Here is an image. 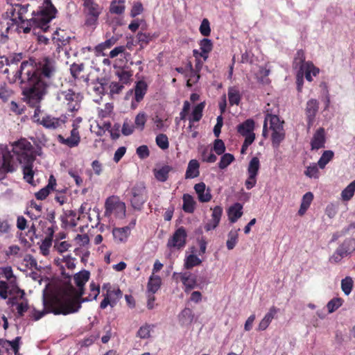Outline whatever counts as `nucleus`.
<instances>
[{
    "label": "nucleus",
    "instance_id": "35",
    "mask_svg": "<svg viewBox=\"0 0 355 355\" xmlns=\"http://www.w3.org/2000/svg\"><path fill=\"white\" fill-rule=\"evenodd\" d=\"M53 40L58 44V46H64L69 42L70 37L67 35L64 30L57 29L52 36Z\"/></svg>",
    "mask_w": 355,
    "mask_h": 355
},
{
    "label": "nucleus",
    "instance_id": "16",
    "mask_svg": "<svg viewBox=\"0 0 355 355\" xmlns=\"http://www.w3.org/2000/svg\"><path fill=\"white\" fill-rule=\"evenodd\" d=\"M17 166V165L10 152H4L0 156V175H6L8 173L14 172L16 171Z\"/></svg>",
    "mask_w": 355,
    "mask_h": 355
},
{
    "label": "nucleus",
    "instance_id": "23",
    "mask_svg": "<svg viewBox=\"0 0 355 355\" xmlns=\"http://www.w3.org/2000/svg\"><path fill=\"white\" fill-rule=\"evenodd\" d=\"M179 277L184 286L185 293H189L197 286L196 277L190 272H180Z\"/></svg>",
    "mask_w": 355,
    "mask_h": 355
},
{
    "label": "nucleus",
    "instance_id": "24",
    "mask_svg": "<svg viewBox=\"0 0 355 355\" xmlns=\"http://www.w3.org/2000/svg\"><path fill=\"white\" fill-rule=\"evenodd\" d=\"M319 103L315 99H310L306 103V115L307 118L308 125L310 127L313 125L315 115L318 111Z\"/></svg>",
    "mask_w": 355,
    "mask_h": 355
},
{
    "label": "nucleus",
    "instance_id": "34",
    "mask_svg": "<svg viewBox=\"0 0 355 355\" xmlns=\"http://www.w3.org/2000/svg\"><path fill=\"white\" fill-rule=\"evenodd\" d=\"M200 164L196 159H191L189 162L187 168L185 173L187 179H193L197 178L200 175Z\"/></svg>",
    "mask_w": 355,
    "mask_h": 355
},
{
    "label": "nucleus",
    "instance_id": "32",
    "mask_svg": "<svg viewBox=\"0 0 355 355\" xmlns=\"http://www.w3.org/2000/svg\"><path fill=\"white\" fill-rule=\"evenodd\" d=\"M107 85V80L104 78H98L96 81H93L90 85V92L99 96L101 98L102 95L105 92V86Z\"/></svg>",
    "mask_w": 355,
    "mask_h": 355
},
{
    "label": "nucleus",
    "instance_id": "1",
    "mask_svg": "<svg viewBox=\"0 0 355 355\" xmlns=\"http://www.w3.org/2000/svg\"><path fill=\"white\" fill-rule=\"evenodd\" d=\"M58 69L55 59L45 56L38 59L34 66L27 61L22 62L18 73L22 81L32 80L49 87L55 78Z\"/></svg>",
    "mask_w": 355,
    "mask_h": 355
},
{
    "label": "nucleus",
    "instance_id": "26",
    "mask_svg": "<svg viewBox=\"0 0 355 355\" xmlns=\"http://www.w3.org/2000/svg\"><path fill=\"white\" fill-rule=\"evenodd\" d=\"M194 190L198 195V198L201 202H209L211 199V191L209 188H206V185L204 182H200L196 184L194 186Z\"/></svg>",
    "mask_w": 355,
    "mask_h": 355
},
{
    "label": "nucleus",
    "instance_id": "4",
    "mask_svg": "<svg viewBox=\"0 0 355 355\" xmlns=\"http://www.w3.org/2000/svg\"><path fill=\"white\" fill-rule=\"evenodd\" d=\"M9 294L18 295L20 299L25 296L24 291L17 286L11 266L0 267V297L6 299Z\"/></svg>",
    "mask_w": 355,
    "mask_h": 355
},
{
    "label": "nucleus",
    "instance_id": "29",
    "mask_svg": "<svg viewBox=\"0 0 355 355\" xmlns=\"http://www.w3.org/2000/svg\"><path fill=\"white\" fill-rule=\"evenodd\" d=\"M130 234V227H115L112 235L116 243H125Z\"/></svg>",
    "mask_w": 355,
    "mask_h": 355
},
{
    "label": "nucleus",
    "instance_id": "10",
    "mask_svg": "<svg viewBox=\"0 0 355 355\" xmlns=\"http://www.w3.org/2000/svg\"><path fill=\"white\" fill-rule=\"evenodd\" d=\"M354 252H355V239L347 238L329 257V261L331 263H338L343 258L351 256Z\"/></svg>",
    "mask_w": 355,
    "mask_h": 355
},
{
    "label": "nucleus",
    "instance_id": "40",
    "mask_svg": "<svg viewBox=\"0 0 355 355\" xmlns=\"http://www.w3.org/2000/svg\"><path fill=\"white\" fill-rule=\"evenodd\" d=\"M240 229L231 230L227 234V240L226 241V246L229 250H233L236 245L239 241V232Z\"/></svg>",
    "mask_w": 355,
    "mask_h": 355
},
{
    "label": "nucleus",
    "instance_id": "37",
    "mask_svg": "<svg viewBox=\"0 0 355 355\" xmlns=\"http://www.w3.org/2000/svg\"><path fill=\"white\" fill-rule=\"evenodd\" d=\"M183 205L182 209L186 213L191 214L196 209V202L193 197L190 194L186 193L182 196Z\"/></svg>",
    "mask_w": 355,
    "mask_h": 355
},
{
    "label": "nucleus",
    "instance_id": "5",
    "mask_svg": "<svg viewBox=\"0 0 355 355\" xmlns=\"http://www.w3.org/2000/svg\"><path fill=\"white\" fill-rule=\"evenodd\" d=\"M26 80L29 87L23 90L24 99L30 106H38L46 93L48 86L37 81Z\"/></svg>",
    "mask_w": 355,
    "mask_h": 355
},
{
    "label": "nucleus",
    "instance_id": "52",
    "mask_svg": "<svg viewBox=\"0 0 355 355\" xmlns=\"http://www.w3.org/2000/svg\"><path fill=\"white\" fill-rule=\"evenodd\" d=\"M24 300L20 303H15L16 298L13 297L10 300V302L12 305L16 304L17 306V311L19 316H23L24 313L27 311L28 309V304L26 300L24 299V297L22 299Z\"/></svg>",
    "mask_w": 355,
    "mask_h": 355
},
{
    "label": "nucleus",
    "instance_id": "47",
    "mask_svg": "<svg viewBox=\"0 0 355 355\" xmlns=\"http://www.w3.org/2000/svg\"><path fill=\"white\" fill-rule=\"evenodd\" d=\"M272 132L271 137H272V145L277 148L279 146V144L284 139L285 133H284V128H277V129L272 130Z\"/></svg>",
    "mask_w": 355,
    "mask_h": 355
},
{
    "label": "nucleus",
    "instance_id": "57",
    "mask_svg": "<svg viewBox=\"0 0 355 355\" xmlns=\"http://www.w3.org/2000/svg\"><path fill=\"white\" fill-rule=\"evenodd\" d=\"M234 160V157L233 155L230 153H225L220 158V160L218 163V167L220 169L226 168Z\"/></svg>",
    "mask_w": 355,
    "mask_h": 355
},
{
    "label": "nucleus",
    "instance_id": "7",
    "mask_svg": "<svg viewBox=\"0 0 355 355\" xmlns=\"http://www.w3.org/2000/svg\"><path fill=\"white\" fill-rule=\"evenodd\" d=\"M12 152L20 163L34 162L35 159V149L31 142L26 139L15 141L12 144Z\"/></svg>",
    "mask_w": 355,
    "mask_h": 355
},
{
    "label": "nucleus",
    "instance_id": "63",
    "mask_svg": "<svg viewBox=\"0 0 355 355\" xmlns=\"http://www.w3.org/2000/svg\"><path fill=\"white\" fill-rule=\"evenodd\" d=\"M200 32L203 36H209L211 33L209 21L207 19H204L200 26Z\"/></svg>",
    "mask_w": 355,
    "mask_h": 355
},
{
    "label": "nucleus",
    "instance_id": "11",
    "mask_svg": "<svg viewBox=\"0 0 355 355\" xmlns=\"http://www.w3.org/2000/svg\"><path fill=\"white\" fill-rule=\"evenodd\" d=\"M130 201L132 207L140 210L146 201V191L144 182H137L129 189Z\"/></svg>",
    "mask_w": 355,
    "mask_h": 355
},
{
    "label": "nucleus",
    "instance_id": "31",
    "mask_svg": "<svg viewBox=\"0 0 355 355\" xmlns=\"http://www.w3.org/2000/svg\"><path fill=\"white\" fill-rule=\"evenodd\" d=\"M56 180L54 176L51 175L49 178L48 184L35 193L36 198L40 200H44L49 195L50 192L54 190Z\"/></svg>",
    "mask_w": 355,
    "mask_h": 355
},
{
    "label": "nucleus",
    "instance_id": "49",
    "mask_svg": "<svg viewBox=\"0 0 355 355\" xmlns=\"http://www.w3.org/2000/svg\"><path fill=\"white\" fill-rule=\"evenodd\" d=\"M125 10V0H113L111 3L110 11L112 13L120 15Z\"/></svg>",
    "mask_w": 355,
    "mask_h": 355
},
{
    "label": "nucleus",
    "instance_id": "33",
    "mask_svg": "<svg viewBox=\"0 0 355 355\" xmlns=\"http://www.w3.org/2000/svg\"><path fill=\"white\" fill-rule=\"evenodd\" d=\"M242 215L243 205L239 202L234 203L227 211L228 218L232 223H236Z\"/></svg>",
    "mask_w": 355,
    "mask_h": 355
},
{
    "label": "nucleus",
    "instance_id": "48",
    "mask_svg": "<svg viewBox=\"0 0 355 355\" xmlns=\"http://www.w3.org/2000/svg\"><path fill=\"white\" fill-rule=\"evenodd\" d=\"M355 193V180L348 184L341 192V198L344 201H349Z\"/></svg>",
    "mask_w": 355,
    "mask_h": 355
},
{
    "label": "nucleus",
    "instance_id": "64",
    "mask_svg": "<svg viewBox=\"0 0 355 355\" xmlns=\"http://www.w3.org/2000/svg\"><path fill=\"white\" fill-rule=\"evenodd\" d=\"M137 336L140 338L145 339L150 336V325L146 324L139 328L137 331Z\"/></svg>",
    "mask_w": 355,
    "mask_h": 355
},
{
    "label": "nucleus",
    "instance_id": "27",
    "mask_svg": "<svg viewBox=\"0 0 355 355\" xmlns=\"http://www.w3.org/2000/svg\"><path fill=\"white\" fill-rule=\"evenodd\" d=\"M278 311L279 309L277 307L274 306H271L263 319L260 321L257 327V331H262L266 330L270 325L272 320L275 318Z\"/></svg>",
    "mask_w": 355,
    "mask_h": 355
},
{
    "label": "nucleus",
    "instance_id": "59",
    "mask_svg": "<svg viewBox=\"0 0 355 355\" xmlns=\"http://www.w3.org/2000/svg\"><path fill=\"white\" fill-rule=\"evenodd\" d=\"M156 144L162 149L166 150L168 148L169 143L168 137L164 134H159L155 139Z\"/></svg>",
    "mask_w": 355,
    "mask_h": 355
},
{
    "label": "nucleus",
    "instance_id": "25",
    "mask_svg": "<svg viewBox=\"0 0 355 355\" xmlns=\"http://www.w3.org/2000/svg\"><path fill=\"white\" fill-rule=\"evenodd\" d=\"M326 139L324 129L320 128L314 133L311 141V150H318L324 148Z\"/></svg>",
    "mask_w": 355,
    "mask_h": 355
},
{
    "label": "nucleus",
    "instance_id": "6",
    "mask_svg": "<svg viewBox=\"0 0 355 355\" xmlns=\"http://www.w3.org/2000/svg\"><path fill=\"white\" fill-rule=\"evenodd\" d=\"M83 97L79 92H75L69 89L61 90L56 94V100L67 106L69 112H76L80 108V103Z\"/></svg>",
    "mask_w": 355,
    "mask_h": 355
},
{
    "label": "nucleus",
    "instance_id": "44",
    "mask_svg": "<svg viewBox=\"0 0 355 355\" xmlns=\"http://www.w3.org/2000/svg\"><path fill=\"white\" fill-rule=\"evenodd\" d=\"M147 90V85L144 81H139L135 87V98L137 102L141 101Z\"/></svg>",
    "mask_w": 355,
    "mask_h": 355
},
{
    "label": "nucleus",
    "instance_id": "36",
    "mask_svg": "<svg viewBox=\"0 0 355 355\" xmlns=\"http://www.w3.org/2000/svg\"><path fill=\"white\" fill-rule=\"evenodd\" d=\"M204 107L205 105L203 103H200L193 107L191 115L189 118V128L191 129L193 122H198L201 119Z\"/></svg>",
    "mask_w": 355,
    "mask_h": 355
},
{
    "label": "nucleus",
    "instance_id": "28",
    "mask_svg": "<svg viewBox=\"0 0 355 355\" xmlns=\"http://www.w3.org/2000/svg\"><path fill=\"white\" fill-rule=\"evenodd\" d=\"M268 121H270V128L271 130H276L283 127V122L280 121L279 118L277 115L268 114L264 120L263 126V135L264 137L266 136L267 133V125Z\"/></svg>",
    "mask_w": 355,
    "mask_h": 355
},
{
    "label": "nucleus",
    "instance_id": "62",
    "mask_svg": "<svg viewBox=\"0 0 355 355\" xmlns=\"http://www.w3.org/2000/svg\"><path fill=\"white\" fill-rule=\"evenodd\" d=\"M116 37H112L110 39L105 40L104 42L98 44L96 46V49L99 51H103L104 49H110L111 46L116 44Z\"/></svg>",
    "mask_w": 355,
    "mask_h": 355
},
{
    "label": "nucleus",
    "instance_id": "55",
    "mask_svg": "<svg viewBox=\"0 0 355 355\" xmlns=\"http://www.w3.org/2000/svg\"><path fill=\"white\" fill-rule=\"evenodd\" d=\"M153 39L150 33L139 32L137 35V40L141 48L146 46Z\"/></svg>",
    "mask_w": 355,
    "mask_h": 355
},
{
    "label": "nucleus",
    "instance_id": "15",
    "mask_svg": "<svg viewBox=\"0 0 355 355\" xmlns=\"http://www.w3.org/2000/svg\"><path fill=\"white\" fill-rule=\"evenodd\" d=\"M187 234L183 227H179L168 239L167 247L181 249L185 246Z\"/></svg>",
    "mask_w": 355,
    "mask_h": 355
},
{
    "label": "nucleus",
    "instance_id": "61",
    "mask_svg": "<svg viewBox=\"0 0 355 355\" xmlns=\"http://www.w3.org/2000/svg\"><path fill=\"white\" fill-rule=\"evenodd\" d=\"M146 115L144 112H139L135 117V123L136 127L140 130H144L146 122Z\"/></svg>",
    "mask_w": 355,
    "mask_h": 355
},
{
    "label": "nucleus",
    "instance_id": "42",
    "mask_svg": "<svg viewBox=\"0 0 355 355\" xmlns=\"http://www.w3.org/2000/svg\"><path fill=\"white\" fill-rule=\"evenodd\" d=\"M212 42L209 39L204 38L200 42V46L201 52L200 57H202L205 60L208 58V53L212 50Z\"/></svg>",
    "mask_w": 355,
    "mask_h": 355
},
{
    "label": "nucleus",
    "instance_id": "54",
    "mask_svg": "<svg viewBox=\"0 0 355 355\" xmlns=\"http://www.w3.org/2000/svg\"><path fill=\"white\" fill-rule=\"evenodd\" d=\"M201 159L205 162L214 163L217 157L208 148H204L201 151Z\"/></svg>",
    "mask_w": 355,
    "mask_h": 355
},
{
    "label": "nucleus",
    "instance_id": "41",
    "mask_svg": "<svg viewBox=\"0 0 355 355\" xmlns=\"http://www.w3.org/2000/svg\"><path fill=\"white\" fill-rule=\"evenodd\" d=\"M34 162H24L21 164H23V174L24 180L30 184H32L33 182V175L34 172L33 171V164Z\"/></svg>",
    "mask_w": 355,
    "mask_h": 355
},
{
    "label": "nucleus",
    "instance_id": "38",
    "mask_svg": "<svg viewBox=\"0 0 355 355\" xmlns=\"http://www.w3.org/2000/svg\"><path fill=\"white\" fill-rule=\"evenodd\" d=\"M172 170V167L168 165H164L158 168H155L154 175L159 182H165L167 180L169 172Z\"/></svg>",
    "mask_w": 355,
    "mask_h": 355
},
{
    "label": "nucleus",
    "instance_id": "17",
    "mask_svg": "<svg viewBox=\"0 0 355 355\" xmlns=\"http://www.w3.org/2000/svg\"><path fill=\"white\" fill-rule=\"evenodd\" d=\"M21 337L17 336L13 340L9 341L0 339V355H9L13 353L17 355L19 350Z\"/></svg>",
    "mask_w": 355,
    "mask_h": 355
},
{
    "label": "nucleus",
    "instance_id": "58",
    "mask_svg": "<svg viewBox=\"0 0 355 355\" xmlns=\"http://www.w3.org/2000/svg\"><path fill=\"white\" fill-rule=\"evenodd\" d=\"M343 304V300L339 297H334L327 304L328 312L331 313L340 307Z\"/></svg>",
    "mask_w": 355,
    "mask_h": 355
},
{
    "label": "nucleus",
    "instance_id": "14",
    "mask_svg": "<svg viewBox=\"0 0 355 355\" xmlns=\"http://www.w3.org/2000/svg\"><path fill=\"white\" fill-rule=\"evenodd\" d=\"M89 276L90 274L89 271L85 270L75 274L73 279L75 284L78 287L76 293L75 295H66L62 299H65L67 297L80 298L84 294L83 287L89 279Z\"/></svg>",
    "mask_w": 355,
    "mask_h": 355
},
{
    "label": "nucleus",
    "instance_id": "30",
    "mask_svg": "<svg viewBox=\"0 0 355 355\" xmlns=\"http://www.w3.org/2000/svg\"><path fill=\"white\" fill-rule=\"evenodd\" d=\"M10 5L7 8L6 12V18L12 21V24L19 25L22 24V20L19 15H18V8H17L16 3L10 2Z\"/></svg>",
    "mask_w": 355,
    "mask_h": 355
},
{
    "label": "nucleus",
    "instance_id": "46",
    "mask_svg": "<svg viewBox=\"0 0 355 355\" xmlns=\"http://www.w3.org/2000/svg\"><path fill=\"white\" fill-rule=\"evenodd\" d=\"M319 168L318 163H311L306 167L304 173L309 178L318 179L320 177Z\"/></svg>",
    "mask_w": 355,
    "mask_h": 355
},
{
    "label": "nucleus",
    "instance_id": "2",
    "mask_svg": "<svg viewBox=\"0 0 355 355\" xmlns=\"http://www.w3.org/2000/svg\"><path fill=\"white\" fill-rule=\"evenodd\" d=\"M90 293L88 297L85 298L67 297L57 300L54 304H50L46 307V311H42L35 316L37 320L43 317L46 313H53L55 315H68L78 312L81 308V304L85 302H89L96 300L100 293V288L94 282L89 284Z\"/></svg>",
    "mask_w": 355,
    "mask_h": 355
},
{
    "label": "nucleus",
    "instance_id": "53",
    "mask_svg": "<svg viewBox=\"0 0 355 355\" xmlns=\"http://www.w3.org/2000/svg\"><path fill=\"white\" fill-rule=\"evenodd\" d=\"M201 263V259H200L196 255L190 254L186 257L184 266L187 269H190L194 266H199Z\"/></svg>",
    "mask_w": 355,
    "mask_h": 355
},
{
    "label": "nucleus",
    "instance_id": "50",
    "mask_svg": "<svg viewBox=\"0 0 355 355\" xmlns=\"http://www.w3.org/2000/svg\"><path fill=\"white\" fill-rule=\"evenodd\" d=\"M228 98L230 105H239L241 101L239 91L235 87H230L228 89Z\"/></svg>",
    "mask_w": 355,
    "mask_h": 355
},
{
    "label": "nucleus",
    "instance_id": "51",
    "mask_svg": "<svg viewBox=\"0 0 355 355\" xmlns=\"http://www.w3.org/2000/svg\"><path fill=\"white\" fill-rule=\"evenodd\" d=\"M179 320L182 323H191L194 315L192 311L189 308H184L178 315Z\"/></svg>",
    "mask_w": 355,
    "mask_h": 355
},
{
    "label": "nucleus",
    "instance_id": "19",
    "mask_svg": "<svg viewBox=\"0 0 355 355\" xmlns=\"http://www.w3.org/2000/svg\"><path fill=\"white\" fill-rule=\"evenodd\" d=\"M211 210V219L204 226L207 232L213 230L218 227L223 214V208L220 206H216Z\"/></svg>",
    "mask_w": 355,
    "mask_h": 355
},
{
    "label": "nucleus",
    "instance_id": "60",
    "mask_svg": "<svg viewBox=\"0 0 355 355\" xmlns=\"http://www.w3.org/2000/svg\"><path fill=\"white\" fill-rule=\"evenodd\" d=\"M52 244V239L49 236L46 237L42 241L40 247L41 253L46 256L49 254V248Z\"/></svg>",
    "mask_w": 355,
    "mask_h": 355
},
{
    "label": "nucleus",
    "instance_id": "22",
    "mask_svg": "<svg viewBox=\"0 0 355 355\" xmlns=\"http://www.w3.org/2000/svg\"><path fill=\"white\" fill-rule=\"evenodd\" d=\"M65 121L60 117H54L49 114H45L42 117L41 125L50 130H55L61 127Z\"/></svg>",
    "mask_w": 355,
    "mask_h": 355
},
{
    "label": "nucleus",
    "instance_id": "12",
    "mask_svg": "<svg viewBox=\"0 0 355 355\" xmlns=\"http://www.w3.org/2000/svg\"><path fill=\"white\" fill-rule=\"evenodd\" d=\"M125 205L116 197L111 196L105 202V216L110 217L114 214L116 217L123 218L125 216Z\"/></svg>",
    "mask_w": 355,
    "mask_h": 355
},
{
    "label": "nucleus",
    "instance_id": "56",
    "mask_svg": "<svg viewBox=\"0 0 355 355\" xmlns=\"http://www.w3.org/2000/svg\"><path fill=\"white\" fill-rule=\"evenodd\" d=\"M353 288V280L349 277H346L341 281V288L346 295H349Z\"/></svg>",
    "mask_w": 355,
    "mask_h": 355
},
{
    "label": "nucleus",
    "instance_id": "45",
    "mask_svg": "<svg viewBox=\"0 0 355 355\" xmlns=\"http://www.w3.org/2000/svg\"><path fill=\"white\" fill-rule=\"evenodd\" d=\"M334 156V153L332 150H324L318 162V165L320 168H324L327 164L332 160Z\"/></svg>",
    "mask_w": 355,
    "mask_h": 355
},
{
    "label": "nucleus",
    "instance_id": "39",
    "mask_svg": "<svg viewBox=\"0 0 355 355\" xmlns=\"http://www.w3.org/2000/svg\"><path fill=\"white\" fill-rule=\"evenodd\" d=\"M313 200V194L311 192H306L302 198L301 205L300 209L298 210V214L303 216L307 209L309 208L312 201Z\"/></svg>",
    "mask_w": 355,
    "mask_h": 355
},
{
    "label": "nucleus",
    "instance_id": "20",
    "mask_svg": "<svg viewBox=\"0 0 355 355\" xmlns=\"http://www.w3.org/2000/svg\"><path fill=\"white\" fill-rule=\"evenodd\" d=\"M58 140L62 144H64L69 148H73L79 144L80 141V137L78 129L76 128H73L71 130L70 137L65 139L63 136L59 135L58 136Z\"/></svg>",
    "mask_w": 355,
    "mask_h": 355
},
{
    "label": "nucleus",
    "instance_id": "9",
    "mask_svg": "<svg viewBox=\"0 0 355 355\" xmlns=\"http://www.w3.org/2000/svg\"><path fill=\"white\" fill-rule=\"evenodd\" d=\"M83 12L85 16V24L88 27H95L103 8L95 0H83Z\"/></svg>",
    "mask_w": 355,
    "mask_h": 355
},
{
    "label": "nucleus",
    "instance_id": "18",
    "mask_svg": "<svg viewBox=\"0 0 355 355\" xmlns=\"http://www.w3.org/2000/svg\"><path fill=\"white\" fill-rule=\"evenodd\" d=\"M121 297L122 292L119 288L107 290L103 300L100 304V308L105 309L108 305L114 307Z\"/></svg>",
    "mask_w": 355,
    "mask_h": 355
},
{
    "label": "nucleus",
    "instance_id": "43",
    "mask_svg": "<svg viewBox=\"0 0 355 355\" xmlns=\"http://www.w3.org/2000/svg\"><path fill=\"white\" fill-rule=\"evenodd\" d=\"M161 278L157 275L150 277L148 282V293H155L160 288Z\"/></svg>",
    "mask_w": 355,
    "mask_h": 355
},
{
    "label": "nucleus",
    "instance_id": "8",
    "mask_svg": "<svg viewBox=\"0 0 355 355\" xmlns=\"http://www.w3.org/2000/svg\"><path fill=\"white\" fill-rule=\"evenodd\" d=\"M293 68L297 69V71L305 72V78L309 82L313 80L312 75L315 76L319 73V69L311 62H305V55L302 50L297 51L293 62Z\"/></svg>",
    "mask_w": 355,
    "mask_h": 355
},
{
    "label": "nucleus",
    "instance_id": "3",
    "mask_svg": "<svg viewBox=\"0 0 355 355\" xmlns=\"http://www.w3.org/2000/svg\"><path fill=\"white\" fill-rule=\"evenodd\" d=\"M39 3H42L40 10L35 12H33V17L26 20V26L24 28L25 33H29L31 29L36 33L37 29H41L44 32H46L49 29V22L55 17L57 13L56 8L52 4L51 0H37Z\"/></svg>",
    "mask_w": 355,
    "mask_h": 355
},
{
    "label": "nucleus",
    "instance_id": "13",
    "mask_svg": "<svg viewBox=\"0 0 355 355\" xmlns=\"http://www.w3.org/2000/svg\"><path fill=\"white\" fill-rule=\"evenodd\" d=\"M260 168L259 159L254 157L250 161L248 167V178L245 180V185L247 189H252L257 183V176Z\"/></svg>",
    "mask_w": 355,
    "mask_h": 355
},
{
    "label": "nucleus",
    "instance_id": "21",
    "mask_svg": "<svg viewBox=\"0 0 355 355\" xmlns=\"http://www.w3.org/2000/svg\"><path fill=\"white\" fill-rule=\"evenodd\" d=\"M254 121L252 119L245 120L242 123L237 126L238 132L245 138L252 137L253 140L255 139V134L254 133Z\"/></svg>",
    "mask_w": 355,
    "mask_h": 355
}]
</instances>
